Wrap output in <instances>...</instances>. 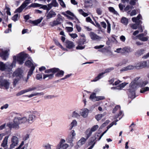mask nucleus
Here are the masks:
<instances>
[{"label": "nucleus", "mask_w": 149, "mask_h": 149, "mask_svg": "<svg viewBox=\"0 0 149 149\" xmlns=\"http://www.w3.org/2000/svg\"><path fill=\"white\" fill-rule=\"evenodd\" d=\"M29 58V55L24 52H21L19 54V64H22L25 60Z\"/></svg>", "instance_id": "nucleus-12"}, {"label": "nucleus", "mask_w": 149, "mask_h": 149, "mask_svg": "<svg viewBox=\"0 0 149 149\" xmlns=\"http://www.w3.org/2000/svg\"><path fill=\"white\" fill-rule=\"evenodd\" d=\"M22 140L24 141H25L27 140L29 137V134H25L23 133L22 135Z\"/></svg>", "instance_id": "nucleus-38"}, {"label": "nucleus", "mask_w": 149, "mask_h": 149, "mask_svg": "<svg viewBox=\"0 0 149 149\" xmlns=\"http://www.w3.org/2000/svg\"><path fill=\"white\" fill-rule=\"evenodd\" d=\"M56 15V14L54 11L52 10H51L46 15V19H49L55 17Z\"/></svg>", "instance_id": "nucleus-21"}, {"label": "nucleus", "mask_w": 149, "mask_h": 149, "mask_svg": "<svg viewBox=\"0 0 149 149\" xmlns=\"http://www.w3.org/2000/svg\"><path fill=\"white\" fill-rule=\"evenodd\" d=\"M30 3L28 0H26L23 4L19 7V13L21 12L23 9L26 7Z\"/></svg>", "instance_id": "nucleus-24"}, {"label": "nucleus", "mask_w": 149, "mask_h": 149, "mask_svg": "<svg viewBox=\"0 0 149 149\" xmlns=\"http://www.w3.org/2000/svg\"><path fill=\"white\" fill-rule=\"evenodd\" d=\"M80 116L78 110H76L73 112L72 114V116L75 118H79Z\"/></svg>", "instance_id": "nucleus-34"}, {"label": "nucleus", "mask_w": 149, "mask_h": 149, "mask_svg": "<svg viewBox=\"0 0 149 149\" xmlns=\"http://www.w3.org/2000/svg\"><path fill=\"white\" fill-rule=\"evenodd\" d=\"M127 84L125 83H123L118 86L112 87L111 89L113 90H121Z\"/></svg>", "instance_id": "nucleus-23"}, {"label": "nucleus", "mask_w": 149, "mask_h": 149, "mask_svg": "<svg viewBox=\"0 0 149 149\" xmlns=\"http://www.w3.org/2000/svg\"><path fill=\"white\" fill-rule=\"evenodd\" d=\"M44 97V98L45 99H51L52 98H54V96L53 95H47L45 96Z\"/></svg>", "instance_id": "nucleus-59"}, {"label": "nucleus", "mask_w": 149, "mask_h": 149, "mask_svg": "<svg viewBox=\"0 0 149 149\" xmlns=\"http://www.w3.org/2000/svg\"><path fill=\"white\" fill-rule=\"evenodd\" d=\"M8 50H6L4 51H2L0 52V56L4 60H6L8 58L9 54Z\"/></svg>", "instance_id": "nucleus-17"}, {"label": "nucleus", "mask_w": 149, "mask_h": 149, "mask_svg": "<svg viewBox=\"0 0 149 149\" xmlns=\"http://www.w3.org/2000/svg\"><path fill=\"white\" fill-rule=\"evenodd\" d=\"M149 88L148 87H146L145 88H143L140 90V92L141 93H143L145 91H149Z\"/></svg>", "instance_id": "nucleus-56"}, {"label": "nucleus", "mask_w": 149, "mask_h": 149, "mask_svg": "<svg viewBox=\"0 0 149 149\" xmlns=\"http://www.w3.org/2000/svg\"><path fill=\"white\" fill-rule=\"evenodd\" d=\"M59 70V69L58 68H53L51 69L46 70L45 72L46 73H52L54 74L56 72Z\"/></svg>", "instance_id": "nucleus-27"}, {"label": "nucleus", "mask_w": 149, "mask_h": 149, "mask_svg": "<svg viewBox=\"0 0 149 149\" xmlns=\"http://www.w3.org/2000/svg\"><path fill=\"white\" fill-rule=\"evenodd\" d=\"M13 77H17L19 76V68H17V70L13 72Z\"/></svg>", "instance_id": "nucleus-51"}, {"label": "nucleus", "mask_w": 149, "mask_h": 149, "mask_svg": "<svg viewBox=\"0 0 149 149\" xmlns=\"http://www.w3.org/2000/svg\"><path fill=\"white\" fill-rule=\"evenodd\" d=\"M141 18V16L140 15H139L136 17H133L132 18V21L136 23L132 24L131 25V28L134 29H136L139 25L142 23V22L140 20Z\"/></svg>", "instance_id": "nucleus-3"}, {"label": "nucleus", "mask_w": 149, "mask_h": 149, "mask_svg": "<svg viewBox=\"0 0 149 149\" xmlns=\"http://www.w3.org/2000/svg\"><path fill=\"white\" fill-rule=\"evenodd\" d=\"M76 135V134L74 130L71 131L70 135L68 136L66 139V141L67 143L70 144V146L71 147L74 146L73 143V139L74 138V136Z\"/></svg>", "instance_id": "nucleus-8"}, {"label": "nucleus", "mask_w": 149, "mask_h": 149, "mask_svg": "<svg viewBox=\"0 0 149 149\" xmlns=\"http://www.w3.org/2000/svg\"><path fill=\"white\" fill-rule=\"evenodd\" d=\"M42 5L39 3H31L29 7H33V8H36L38 7H40L42 6Z\"/></svg>", "instance_id": "nucleus-42"}, {"label": "nucleus", "mask_w": 149, "mask_h": 149, "mask_svg": "<svg viewBox=\"0 0 149 149\" xmlns=\"http://www.w3.org/2000/svg\"><path fill=\"white\" fill-rule=\"evenodd\" d=\"M54 41L55 42V44L58 46L60 47V48H61L62 49H63L66 50V49H65L63 48V46L60 44L59 43V42L58 41V40L56 39H54Z\"/></svg>", "instance_id": "nucleus-47"}, {"label": "nucleus", "mask_w": 149, "mask_h": 149, "mask_svg": "<svg viewBox=\"0 0 149 149\" xmlns=\"http://www.w3.org/2000/svg\"><path fill=\"white\" fill-rule=\"evenodd\" d=\"M133 5H127L124 8V11L127 12L128 15H130L131 16L135 15L136 14V10H133L131 12L130 10V9L134 8Z\"/></svg>", "instance_id": "nucleus-7"}, {"label": "nucleus", "mask_w": 149, "mask_h": 149, "mask_svg": "<svg viewBox=\"0 0 149 149\" xmlns=\"http://www.w3.org/2000/svg\"><path fill=\"white\" fill-rule=\"evenodd\" d=\"M86 43V38L80 39L78 43V46L76 47V49L81 50L84 49L85 46H82V45Z\"/></svg>", "instance_id": "nucleus-11"}, {"label": "nucleus", "mask_w": 149, "mask_h": 149, "mask_svg": "<svg viewBox=\"0 0 149 149\" xmlns=\"http://www.w3.org/2000/svg\"><path fill=\"white\" fill-rule=\"evenodd\" d=\"M93 5H94L95 6H98L99 4V2L96 0H92Z\"/></svg>", "instance_id": "nucleus-58"}, {"label": "nucleus", "mask_w": 149, "mask_h": 149, "mask_svg": "<svg viewBox=\"0 0 149 149\" xmlns=\"http://www.w3.org/2000/svg\"><path fill=\"white\" fill-rule=\"evenodd\" d=\"M60 5L63 8L66 7V5L64 2L63 0H58Z\"/></svg>", "instance_id": "nucleus-54"}, {"label": "nucleus", "mask_w": 149, "mask_h": 149, "mask_svg": "<svg viewBox=\"0 0 149 149\" xmlns=\"http://www.w3.org/2000/svg\"><path fill=\"white\" fill-rule=\"evenodd\" d=\"M133 51L132 49L130 47L126 46L122 48V53H130Z\"/></svg>", "instance_id": "nucleus-25"}, {"label": "nucleus", "mask_w": 149, "mask_h": 149, "mask_svg": "<svg viewBox=\"0 0 149 149\" xmlns=\"http://www.w3.org/2000/svg\"><path fill=\"white\" fill-rule=\"evenodd\" d=\"M105 98V97L103 96H97V100L96 101H98L99 100H104Z\"/></svg>", "instance_id": "nucleus-62"}, {"label": "nucleus", "mask_w": 149, "mask_h": 149, "mask_svg": "<svg viewBox=\"0 0 149 149\" xmlns=\"http://www.w3.org/2000/svg\"><path fill=\"white\" fill-rule=\"evenodd\" d=\"M65 29L68 32H71L73 31V28L72 27H66Z\"/></svg>", "instance_id": "nucleus-61"}, {"label": "nucleus", "mask_w": 149, "mask_h": 149, "mask_svg": "<svg viewBox=\"0 0 149 149\" xmlns=\"http://www.w3.org/2000/svg\"><path fill=\"white\" fill-rule=\"evenodd\" d=\"M107 32L109 33L111 31V24L108 21H107Z\"/></svg>", "instance_id": "nucleus-52"}, {"label": "nucleus", "mask_w": 149, "mask_h": 149, "mask_svg": "<svg viewBox=\"0 0 149 149\" xmlns=\"http://www.w3.org/2000/svg\"><path fill=\"white\" fill-rule=\"evenodd\" d=\"M25 65L28 67H33V66H34V64L33 63L32 60H28L26 61L25 63Z\"/></svg>", "instance_id": "nucleus-36"}, {"label": "nucleus", "mask_w": 149, "mask_h": 149, "mask_svg": "<svg viewBox=\"0 0 149 149\" xmlns=\"http://www.w3.org/2000/svg\"><path fill=\"white\" fill-rule=\"evenodd\" d=\"M96 12L98 15H101L102 13V10L101 8H97L96 9Z\"/></svg>", "instance_id": "nucleus-50"}, {"label": "nucleus", "mask_w": 149, "mask_h": 149, "mask_svg": "<svg viewBox=\"0 0 149 149\" xmlns=\"http://www.w3.org/2000/svg\"><path fill=\"white\" fill-rule=\"evenodd\" d=\"M42 19L43 18L41 17L35 21H31V22L34 24V25H37L41 22Z\"/></svg>", "instance_id": "nucleus-35"}, {"label": "nucleus", "mask_w": 149, "mask_h": 149, "mask_svg": "<svg viewBox=\"0 0 149 149\" xmlns=\"http://www.w3.org/2000/svg\"><path fill=\"white\" fill-rule=\"evenodd\" d=\"M57 73L56 74L55 76L56 77H62L64 74V72L63 70H59L57 72H56Z\"/></svg>", "instance_id": "nucleus-40"}, {"label": "nucleus", "mask_w": 149, "mask_h": 149, "mask_svg": "<svg viewBox=\"0 0 149 149\" xmlns=\"http://www.w3.org/2000/svg\"><path fill=\"white\" fill-rule=\"evenodd\" d=\"M70 36L72 38L74 39L77 37V35L76 33H70Z\"/></svg>", "instance_id": "nucleus-63"}, {"label": "nucleus", "mask_w": 149, "mask_h": 149, "mask_svg": "<svg viewBox=\"0 0 149 149\" xmlns=\"http://www.w3.org/2000/svg\"><path fill=\"white\" fill-rule=\"evenodd\" d=\"M13 61L12 64H7L0 61V70L1 71H5L10 72L13 68L15 67L16 62H19V55L14 56H13Z\"/></svg>", "instance_id": "nucleus-2"}, {"label": "nucleus", "mask_w": 149, "mask_h": 149, "mask_svg": "<svg viewBox=\"0 0 149 149\" xmlns=\"http://www.w3.org/2000/svg\"><path fill=\"white\" fill-rule=\"evenodd\" d=\"M11 141L12 142V144L10 145V148L12 149L16 146L18 143V138L15 136H13L11 139Z\"/></svg>", "instance_id": "nucleus-16"}, {"label": "nucleus", "mask_w": 149, "mask_h": 149, "mask_svg": "<svg viewBox=\"0 0 149 149\" xmlns=\"http://www.w3.org/2000/svg\"><path fill=\"white\" fill-rule=\"evenodd\" d=\"M67 14H68L72 16L75 17H76L74 14L69 10H67L66 11Z\"/></svg>", "instance_id": "nucleus-60"}, {"label": "nucleus", "mask_w": 149, "mask_h": 149, "mask_svg": "<svg viewBox=\"0 0 149 149\" xmlns=\"http://www.w3.org/2000/svg\"><path fill=\"white\" fill-rule=\"evenodd\" d=\"M89 110L86 108L82 109L79 112L80 115L84 118H86L88 115Z\"/></svg>", "instance_id": "nucleus-15"}, {"label": "nucleus", "mask_w": 149, "mask_h": 149, "mask_svg": "<svg viewBox=\"0 0 149 149\" xmlns=\"http://www.w3.org/2000/svg\"><path fill=\"white\" fill-rule=\"evenodd\" d=\"M35 117V116L33 114L29 115L28 119L27 118V122L31 124L34 122Z\"/></svg>", "instance_id": "nucleus-28"}, {"label": "nucleus", "mask_w": 149, "mask_h": 149, "mask_svg": "<svg viewBox=\"0 0 149 149\" xmlns=\"http://www.w3.org/2000/svg\"><path fill=\"white\" fill-rule=\"evenodd\" d=\"M92 0H84V6L86 8L91 7L93 5Z\"/></svg>", "instance_id": "nucleus-29"}, {"label": "nucleus", "mask_w": 149, "mask_h": 149, "mask_svg": "<svg viewBox=\"0 0 149 149\" xmlns=\"http://www.w3.org/2000/svg\"><path fill=\"white\" fill-rule=\"evenodd\" d=\"M98 127V126L97 125H96L94 126H93L91 128V130H90L92 132H93L95 131L96 130Z\"/></svg>", "instance_id": "nucleus-55"}, {"label": "nucleus", "mask_w": 149, "mask_h": 149, "mask_svg": "<svg viewBox=\"0 0 149 149\" xmlns=\"http://www.w3.org/2000/svg\"><path fill=\"white\" fill-rule=\"evenodd\" d=\"M89 35L91 39L93 40H100L102 38V37L98 36L96 34L93 32H90Z\"/></svg>", "instance_id": "nucleus-14"}, {"label": "nucleus", "mask_w": 149, "mask_h": 149, "mask_svg": "<svg viewBox=\"0 0 149 149\" xmlns=\"http://www.w3.org/2000/svg\"><path fill=\"white\" fill-rule=\"evenodd\" d=\"M50 4H51V6H52H52L54 7H58V4L56 0H53L52 3Z\"/></svg>", "instance_id": "nucleus-46"}, {"label": "nucleus", "mask_w": 149, "mask_h": 149, "mask_svg": "<svg viewBox=\"0 0 149 149\" xmlns=\"http://www.w3.org/2000/svg\"><path fill=\"white\" fill-rule=\"evenodd\" d=\"M130 1H129V5L134 6L136 4V2L137 0H130Z\"/></svg>", "instance_id": "nucleus-57"}, {"label": "nucleus", "mask_w": 149, "mask_h": 149, "mask_svg": "<svg viewBox=\"0 0 149 149\" xmlns=\"http://www.w3.org/2000/svg\"><path fill=\"white\" fill-rule=\"evenodd\" d=\"M10 83L9 81L1 78L0 80V86L6 89H8L9 87Z\"/></svg>", "instance_id": "nucleus-9"}, {"label": "nucleus", "mask_w": 149, "mask_h": 149, "mask_svg": "<svg viewBox=\"0 0 149 149\" xmlns=\"http://www.w3.org/2000/svg\"><path fill=\"white\" fill-rule=\"evenodd\" d=\"M63 21V19L62 18V16L60 14H58L57 15V18L56 20L50 22L49 23V24L50 25L53 27L61 24Z\"/></svg>", "instance_id": "nucleus-6"}, {"label": "nucleus", "mask_w": 149, "mask_h": 149, "mask_svg": "<svg viewBox=\"0 0 149 149\" xmlns=\"http://www.w3.org/2000/svg\"><path fill=\"white\" fill-rule=\"evenodd\" d=\"M135 68V66L132 65H129L125 67L120 69L121 72L129 70H133Z\"/></svg>", "instance_id": "nucleus-20"}, {"label": "nucleus", "mask_w": 149, "mask_h": 149, "mask_svg": "<svg viewBox=\"0 0 149 149\" xmlns=\"http://www.w3.org/2000/svg\"><path fill=\"white\" fill-rule=\"evenodd\" d=\"M62 145L63 149H67L69 146L68 145L65 143H63Z\"/></svg>", "instance_id": "nucleus-64"}, {"label": "nucleus", "mask_w": 149, "mask_h": 149, "mask_svg": "<svg viewBox=\"0 0 149 149\" xmlns=\"http://www.w3.org/2000/svg\"><path fill=\"white\" fill-rule=\"evenodd\" d=\"M148 83V81H143L139 80V78H136L130 85V88L128 90L127 93L131 98L135 97V91L137 88L145 86Z\"/></svg>", "instance_id": "nucleus-1"}, {"label": "nucleus", "mask_w": 149, "mask_h": 149, "mask_svg": "<svg viewBox=\"0 0 149 149\" xmlns=\"http://www.w3.org/2000/svg\"><path fill=\"white\" fill-rule=\"evenodd\" d=\"M19 116V128H23L27 126V118L25 116L22 117L21 114Z\"/></svg>", "instance_id": "nucleus-4"}, {"label": "nucleus", "mask_w": 149, "mask_h": 149, "mask_svg": "<svg viewBox=\"0 0 149 149\" xmlns=\"http://www.w3.org/2000/svg\"><path fill=\"white\" fill-rule=\"evenodd\" d=\"M5 10H7L6 13L8 15H11V13L10 12V9L7 6L6 4Z\"/></svg>", "instance_id": "nucleus-49"}, {"label": "nucleus", "mask_w": 149, "mask_h": 149, "mask_svg": "<svg viewBox=\"0 0 149 149\" xmlns=\"http://www.w3.org/2000/svg\"><path fill=\"white\" fill-rule=\"evenodd\" d=\"M77 124V122L76 120H73L70 124V126L71 127L70 128V129L71 130L73 126H76Z\"/></svg>", "instance_id": "nucleus-53"}, {"label": "nucleus", "mask_w": 149, "mask_h": 149, "mask_svg": "<svg viewBox=\"0 0 149 149\" xmlns=\"http://www.w3.org/2000/svg\"><path fill=\"white\" fill-rule=\"evenodd\" d=\"M97 137H92L90 139L88 143L89 145H92L88 149H92L94 146L95 143V140Z\"/></svg>", "instance_id": "nucleus-19"}, {"label": "nucleus", "mask_w": 149, "mask_h": 149, "mask_svg": "<svg viewBox=\"0 0 149 149\" xmlns=\"http://www.w3.org/2000/svg\"><path fill=\"white\" fill-rule=\"evenodd\" d=\"M52 6H51V4H49L48 6L46 5H43L40 8H42L45 10H47V11H49L51 8Z\"/></svg>", "instance_id": "nucleus-43"}, {"label": "nucleus", "mask_w": 149, "mask_h": 149, "mask_svg": "<svg viewBox=\"0 0 149 149\" xmlns=\"http://www.w3.org/2000/svg\"><path fill=\"white\" fill-rule=\"evenodd\" d=\"M147 62L144 61L140 62L135 64V69H139L147 67Z\"/></svg>", "instance_id": "nucleus-13"}, {"label": "nucleus", "mask_w": 149, "mask_h": 149, "mask_svg": "<svg viewBox=\"0 0 149 149\" xmlns=\"http://www.w3.org/2000/svg\"><path fill=\"white\" fill-rule=\"evenodd\" d=\"M54 74L53 73H51L50 74H44L43 79H45L47 77H48V79H52L54 77Z\"/></svg>", "instance_id": "nucleus-39"}, {"label": "nucleus", "mask_w": 149, "mask_h": 149, "mask_svg": "<svg viewBox=\"0 0 149 149\" xmlns=\"http://www.w3.org/2000/svg\"><path fill=\"white\" fill-rule=\"evenodd\" d=\"M20 70L19 69V81L21 82L22 81H23L24 83L25 84L28 81V79L27 80V77L26 78L23 76V75L21 74L20 72Z\"/></svg>", "instance_id": "nucleus-26"}, {"label": "nucleus", "mask_w": 149, "mask_h": 149, "mask_svg": "<svg viewBox=\"0 0 149 149\" xmlns=\"http://www.w3.org/2000/svg\"><path fill=\"white\" fill-rule=\"evenodd\" d=\"M128 21V19L125 17H123L121 19V22L125 25H127Z\"/></svg>", "instance_id": "nucleus-44"}, {"label": "nucleus", "mask_w": 149, "mask_h": 149, "mask_svg": "<svg viewBox=\"0 0 149 149\" xmlns=\"http://www.w3.org/2000/svg\"><path fill=\"white\" fill-rule=\"evenodd\" d=\"M114 69V68L113 67H110L107 68L105 70L104 72L100 73L93 79L91 80V81L96 82L97 81L103 77V75L104 74L106 73L110 72L111 71L113 70Z\"/></svg>", "instance_id": "nucleus-5"}, {"label": "nucleus", "mask_w": 149, "mask_h": 149, "mask_svg": "<svg viewBox=\"0 0 149 149\" xmlns=\"http://www.w3.org/2000/svg\"><path fill=\"white\" fill-rule=\"evenodd\" d=\"M19 118H16L14 119L13 123H9L7 124V126L10 129L12 128H16L18 126Z\"/></svg>", "instance_id": "nucleus-10"}, {"label": "nucleus", "mask_w": 149, "mask_h": 149, "mask_svg": "<svg viewBox=\"0 0 149 149\" xmlns=\"http://www.w3.org/2000/svg\"><path fill=\"white\" fill-rule=\"evenodd\" d=\"M86 139L84 137H82L77 143V147L78 148L81 147L84 144Z\"/></svg>", "instance_id": "nucleus-22"}, {"label": "nucleus", "mask_w": 149, "mask_h": 149, "mask_svg": "<svg viewBox=\"0 0 149 149\" xmlns=\"http://www.w3.org/2000/svg\"><path fill=\"white\" fill-rule=\"evenodd\" d=\"M108 9L110 12L114 14L117 15L118 14L117 12L113 8L110 7Z\"/></svg>", "instance_id": "nucleus-45"}, {"label": "nucleus", "mask_w": 149, "mask_h": 149, "mask_svg": "<svg viewBox=\"0 0 149 149\" xmlns=\"http://www.w3.org/2000/svg\"><path fill=\"white\" fill-rule=\"evenodd\" d=\"M105 114V113H104L103 114H98L95 116V118L97 120V121H99L100 120L101 118L104 116Z\"/></svg>", "instance_id": "nucleus-48"}, {"label": "nucleus", "mask_w": 149, "mask_h": 149, "mask_svg": "<svg viewBox=\"0 0 149 149\" xmlns=\"http://www.w3.org/2000/svg\"><path fill=\"white\" fill-rule=\"evenodd\" d=\"M145 50L143 49H140L137 50L135 52V55L137 56H139L144 53Z\"/></svg>", "instance_id": "nucleus-32"}, {"label": "nucleus", "mask_w": 149, "mask_h": 149, "mask_svg": "<svg viewBox=\"0 0 149 149\" xmlns=\"http://www.w3.org/2000/svg\"><path fill=\"white\" fill-rule=\"evenodd\" d=\"M65 45L66 47L69 49H72L75 46V45L73 42L68 40H66Z\"/></svg>", "instance_id": "nucleus-18"}, {"label": "nucleus", "mask_w": 149, "mask_h": 149, "mask_svg": "<svg viewBox=\"0 0 149 149\" xmlns=\"http://www.w3.org/2000/svg\"><path fill=\"white\" fill-rule=\"evenodd\" d=\"M8 136H6L3 141L2 143L1 144V146L3 147H5L7 146V141Z\"/></svg>", "instance_id": "nucleus-33"}, {"label": "nucleus", "mask_w": 149, "mask_h": 149, "mask_svg": "<svg viewBox=\"0 0 149 149\" xmlns=\"http://www.w3.org/2000/svg\"><path fill=\"white\" fill-rule=\"evenodd\" d=\"M35 68V66H33L31 67L30 68L29 71L28 72L27 76V80L28 79L30 76L32 75L33 73V71Z\"/></svg>", "instance_id": "nucleus-31"}, {"label": "nucleus", "mask_w": 149, "mask_h": 149, "mask_svg": "<svg viewBox=\"0 0 149 149\" xmlns=\"http://www.w3.org/2000/svg\"><path fill=\"white\" fill-rule=\"evenodd\" d=\"M38 88V86H32L28 88L27 89V90L28 91V92L29 91H34L36 90H37V91H38V89H37Z\"/></svg>", "instance_id": "nucleus-41"}, {"label": "nucleus", "mask_w": 149, "mask_h": 149, "mask_svg": "<svg viewBox=\"0 0 149 149\" xmlns=\"http://www.w3.org/2000/svg\"><path fill=\"white\" fill-rule=\"evenodd\" d=\"M97 96H96V93H92L90 96V98L93 101H96Z\"/></svg>", "instance_id": "nucleus-37"}, {"label": "nucleus", "mask_w": 149, "mask_h": 149, "mask_svg": "<svg viewBox=\"0 0 149 149\" xmlns=\"http://www.w3.org/2000/svg\"><path fill=\"white\" fill-rule=\"evenodd\" d=\"M65 143V140L64 139H61L59 143L57 145L56 149H63L62 144Z\"/></svg>", "instance_id": "nucleus-30"}]
</instances>
